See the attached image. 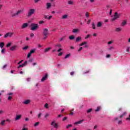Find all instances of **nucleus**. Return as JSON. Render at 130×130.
<instances>
[{"label":"nucleus","mask_w":130,"mask_h":130,"mask_svg":"<svg viewBox=\"0 0 130 130\" xmlns=\"http://www.w3.org/2000/svg\"><path fill=\"white\" fill-rule=\"evenodd\" d=\"M43 34L44 35L43 39V40H45L48 37V35H49V30L47 28H44Z\"/></svg>","instance_id":"f257e3e1"},{"label":"nucleus","mask_w":130,"mask_h":130,"mask_svg":"<svg viewBox=\"0 0 130 130\" xmlns=\"http://www.w3.org/2000/svg\"><path fill=\"white\" fill-rule=\"evenodd\" d=\"M30 28L31 31H35V30H37L39 28V25L38 24L31 23L30 24Z\"/></svg>","instance_id":"f03ea898"},{"label":"nucleus","mask_w":130,"mask_h":130,"mask_svg":"<svg viewBox=\"0 0 130 130\" xmlns=\"http://www.w3.org/2000/svg\"><path fill=\"white\" fill-rule=\"evenodd\" d=\"M23 11L22 10H19L17 12L12 14V17L13 18H15V17H18L20 14H22Z\"/></svg>","instance_id":"7ed1b4c3"},{"label":"nucleus","mask_w":130,"mask_h":130,"mask_svg":"<svg viewBox=\"0 0 130 130\" xmlns=\"http://www.w3.org/2000/svg\"><path fill=\"white\" fill-rule=\"evenodd\" d=\"M35 13V9H30L28 12V17H31V15H33Z\"/></svg>","instance_id":"20e7f679"},{"label":"nucleus","mask_w":130,"mask_h":130,"mask_svg":"<svg viewBox=\"0 0 130 130\" xmlns=\"http://www.w3.org/2000/svg\"><path fill=\"white\" fill-rule=\"evenodd\" d=\"M51 125L53 126L54 128H57L58 127V123H55V121H52L51 123Z\"/></svg>","instance_id":"39448f33"},{"label":"nucleus","mask_w":130,"mask_h":130,"mask_svg":"<svg viewBox=\"0 0 130 130\" xmlns=\"http://www.w3.org/2000/svg\"><path fill=\"white\" fill-rule=\"evenodd\" d=\"M14 35V32H9L5 35L4 38H8V37H12Z\"/></svg>","instance_id":"423d86ee"},{"label":"nucleus","mask_w":130,"mask_h":130,"mask_svg":"<svg viewBox=\"0 0 130 130\" xmlns=\"http://www.w3.org/2000/svg\"><path fill=\"white\" fill-rule=\"evenodd\" d=\"M17 49H18V46L17 45H14L10 48L11 51H15V50H17Z\"/></svg>","instance_id":"0eeeda50"},{"label":"nucleus","mask_w":130,"mask_h":130,"mask_svg":"<svg viewBox=\"0 0 130 130\" xmlns=\"http://www.w3.org/2000/svg\"><path fill=\"white\" fill-rule=\"evenodd\" d=\"M29 24L27 23H24L21 26V29H25V28H27Z\"/></svg>","instance_id":"6e6552de"},{"label":"nucleus","mask_w":130,"mask_h":130,"mask_svg":"<svg viewBox=\"0 0 130 130\" xmlns=\"http://www.w3.org/2000/svg\"><path fill=\"white\" fill-rule=\"evenodd\" d=\"M30 103L31 101L30 100H26L23 102V104H25V105H28V104H30Z\"/></svg>","instance_id":"1a4fd4ad"},{"label":"nucleus","mask_w":130,"mask_h":130,"mask_svg":"<svg viewBox=\"0 0 130 130\" xmlns=\"http://www.w3.org/2000/svg\"><path fill=\"white\" fill-rule=\"evenodd\" d=\"M27 63V61H25L24 63L19 65L17 67L18 69H20V68H23V67H25L26 66V64Z\"/></svg>","instance_id":"9d476101"},{"label":"nucleus","mask_w":130,"mask_h":130,"mask_svg":"<svg viewBox=\"0 0 130 130\" xmlns=\"http://www.w3.org/2000/svg\"><path fill=\"white\" fill-rule=\"evenodd\" d=\"M47 77H48V75L47 74H45V75L42 78L41 82H44V81L47 79Z\"/></svg>","instance_id":"9b49d317"},{"label":"nucleus","mask_w":130,"mask_h":130,"mask_svg":"<svg viewBox=\"0 0 130 130\" xmlns=\"http://www.w3.org/2000/svg\"><path fill=\"white\" fill-rule=\"evenodd\" d=\"M126 24H127V21L126 20H123L121 24V26L123 27V26H125Z\"/></svg>","instance_id":"f8f14e48"},{"label":"nucleus","mask_w":130,"mask_h":130,"mask_svg":"<svg viewBox=\"0 0 130 130\" xmlns=\"http://www.w3.org/2000/svg\"><path fill=\"white\" fill-rule=\"evenodd\" d=\"M68 18H69V15L68 14H65L62 16L61 19L62 20H66V19H68Z\"/></svg>","instance_id":"ddd939ff"},{"label":"nucleus","mask_w":130,"mask_h":130,"mask_svg":"<svg viewBox=\"0 0 130 130\" xmlns=\"http://www.w3.org/2000/svg\"><path fill=\"white\" fill-rule=\"evenodd\" d=\"M83 121H84V119L82 120H80L77 122H76L75 123H74V124L75 125H76V124H81V123H82L83 122Z\"/></svg>","instance_id":"4468645a"},{"label":"nucleus","mask_w":130,"mask_h":130,"mask_svg":"<svg viewBox=\"0 0 130 130\" xmlns=\"http://www.w3.org/2000/svg\"><path fill=\"white\" fill-rule=\"evenodd\" d=\"M73 33H79L80 32V29L78 28L73 29L72 30Z\"/></svg>","instance_id":"2eb2a0df"},{"label":"nucleus","mask_w":130,"mask_h":130,"mask_svg":"<svg viewBox=\"0 0 130 130\" xmlns=\"http://www.w3.org/2000/svg\"><path fill=\"white\" fill-rule=\"evenodd\" d=\"M22 118V115H18L16 116V118H15V120H19V119H21V118Z\"/></svg>","instance_id":"dca6fc26"},{"label":"nucleus","mask_w":130,"mask_h":130,"mask_svg":"<svg viewBox=\"0 0 130 130\" xmlns=\"http://www.w3.org/2000/svg\"><path fill=\"white\" fill-rule=\"evenodd\" d=\"M96 27H98V28H100V27H102V22H98V23L96 24Z\"/></svg>","instance_id":"f3484780"},{"label":"nucleus","mask_w":130,"mask_h":130,"mask_svg":"<svg viewBox=\"0 0 130 130\" xmlns=\"http://www.w3.org/2000/svg\"><path fill=\"white\" fill-rule=\"evenodd\" d=\"M81 40H82V37H78L76 38V42H79V41H81Z\"/></svg>","instance_id":"a211bd4d"},{"label":"nucleus","mask_w":130,"mask_h":130,"mask_svg":"<svg viewBox=\"0 0 130 130\" xmlns=\"http://www.w3.org/2000/svg\"><path fill=\"white\" fill-rule=\"evenodd\" d=\"M91 26H92V29H93L94 30H95V29H96V25L95 24L94 22L91 23Z\"/></svg>","instance_id":"6ab92c4d"},{"label":"nucleus","mask_w":130,"mask_h":130,"mask_svg":"<svg viewBox=\"0 0 130 130\" xmlns=\"http://www.w3.org/2000/svg\"><path fill=\"white\" fill-rule=\"evenodd\" d=\"M50 49H51V47H48V48L45 49V50H44L45 53H46V52H48V51H49V50H50Z\"/></svg>","instance_id":"aec40b11"},{"label":"nucleus","mask_w":130,"mask_h":130,"mask_svg":"<svg viewBox=\"0 0 130 130\" xmlns=\"http://www.w3.org/2000/svg\"><path fill=\"white\" fill-rule=\"evenodd\" d=\"M114 17H115L116 19H118V18H119V15L118 13H115Z\"/></svg>","instance_id":"412c9836"},{"label":"nucleus","mask_w":130,"mask_h":130,"mask_svg":"<svg viewBox=\"0 0 130 130\" xmlns=\"http://www.w3.org/2000/svg\"><path fill=\"white\" fill-rule=\"evenodd\" d=\"M46 6V9H49V8L51 7V3H47Z\"/></svg>","instance_id":"4be33fe9"},{"label":"nucleus","mask_w":130,"mask_h":130,"mask_svg":"<svg viewBox=\"0 0 130 130\" xmlns=\"http://www.w3.org/2000/svg\"><path fill=\"white\" fill-rule=\"evenodd\" d=\"M69 39H70V40H74V39H75V36L72 35L69 36Z\"/></svg>","instance_id":"5701e85b"},{"label":"nucleus","mask_w":130,"mask_h":130,"mask_svg":"<svg viewBox=\"0 0 130 130\" xmlns=\"http://www.w3.org/2000/svg\"><path fill=\"white\" fill-rule=\"evenodd\" d=\"M115 31H116V32H120V31H121V28H120V27H117L115 29Z\"/></svg>","instance_id":"b1692460"},{"label":"nucleus","mask_w":130,"mask_h":130,"mask_svg":"<svg viewBox=\"0 0 130 130\" xmlns=\"http://www.w3.org/2000/svg\"><path fill=\"white\" fill-rule=\"evenodd\" d=\"M5 46V43L4 42L0 43V47L3 48Z\"/></svg>","instance_id":"393cba45"},{"label":"nucleus","mask_w":130,"mask_h":130,"mask_svg":"<svg viewBox=\"0 0 130 130\" xmlns=\"http://www.w3.org/2000/svg\"><path fill=\"white\" fill-rule=\"evenodd\" d=\"M87 44V42H83L79 45V46H83V45H86Z\"/></svg>","instance_id":"a878e982"},{"label":"nucleus","mask_w":130,"mask_h":130,"mask_svg":"<svg viewBox=\"0 0 130 130\" xmlns=\"http://www.w3.org/2000/svg\"><path fill=\"white\" fill-rule=\"evenodd\" d=\"M73 126V125L72 124H68L66 126V128L68 129V128H70V127H72Z\"/></svg>","instance_id":"bb28decb"},{"label":"nucleus","mask_w":130,"mask_h":130,"mask_svg":"<svg viewBox=\"0 0 130 130\" xmlns=\"http://www.w3.org/2000/svg\"><path fill=\"white\" fill-rule=\"evenodd\" d=\"M101 109V107H98L95 110V111L96 112H98V111H99V110H100Z\"/></svg>","instance_id":"cd10ccee"},{"label":"nucleus","mask_w":130,"mask_h":130,"mask_svg":"<svg viewBox=\"0 0 130 130\" xmlns=\"http://www.w3.org/2000/svg\"><path fill=\"white\" fill-rule=\"evenodd\" d=\"M70 56H71V54H68L64 56V58L65 59L69 58Z\"/></svg>","instance_id":"c85d7f7f"},{"label":"nucleus","mask_w":130,"mask_h":130,"mask_svg":"<svg viewBox=\"0 0 130 130\" xmlns=\"http://www.w3.org/2000/svg\"><path fill=\"white\" fill-rule=\"evenodd\" d=\"M125 114H126V112H124L123 114L121 115L120 116H119V118H122V117H123V116H124V115H125Z\"/></svg>","instance_id":"c756f323"},{"label":"nucleus","mask_w":130,"mask_h":130,"mask_svg":"<svg viewBox=\"0 0 130 130\" xmlns=\"http://www.w3.org/2000/svg\"><path fill=\"white\" fill-rule=\"evenodd\" d=\"M55 46L56 47H59V48H61V45H60V44H57L56 45H55Z\"/></svg>","instance_id":"7c9ffc66"},{"label":"nucleus","mask_w":130,"mask_h":130,"mask_svg":"<svg viewBox=\"0 0 130 130\" xmlns=\"http://www.w3.org/2000/svg\"><path fill=\"white\" fill-rule=\"evenodd\" d=\"M39 123H40V122H36L34 124V126L35 127L38 126L39 125Z\"/></svg>","instance_id":"2f4dec72"},{"label":"nucleus","mask_w":130,"mask_h":130,"mask_svg":"<svg viewBox=\"0 0 130 130\" xmlns=\"http://www.w3.org/2000/svg\"><path fill=\"white\" fill-rule=\"evenodd\" d=\"M68 5H74V2L72 1H69L68 2Z\"/></svg>","instance_id":"473e14b6"},{"label":"nucleus","mask_w":130,"mask_h":130,"mask_svg":"<svg viewBox=\"0 0 130 130\" xmlns=\"http://www.w3.org/2000/svg\"><path fill=\"white\" fill-rule=\"evenodd\" d=\"M35 49H34L32 50H31L29 52L30 53H31V54L34 53L35 52Z\"/></svg>","instance_id":"72a5a7b5"},{"label":"nucleus","mask_w":130,"mask_h":130,"mask_svg":"<svg viewBox=\"0 0 130 130\" xmlns=\"http://www.w3.org/2000/svg\"><path fill=\"white\" fill-rule=\"evenodd\" d=\"M112 49H114V47L113 46H110L108 48V50H112Z\"/></svg>","instance_id":"f704fd0d"},{"label":"nucleus","mask_w":130,"mask_h":130,"mask_svg":"<svg viewBox=\"0 0 130 130\" xmlns=\"http://www.w3.org/2000/svg\"><path fill=\"white\" fill-rule=\"evenodd\" d=\"M5 122H6V120H2V121H1V124L2 125H4Z\"/></svg>","instance_id":"c9c22d12"},{"label":"nucleus","mask_w":130,"mask_h":130,"mask_svg":"<svg viewBox=\"0 0 130 130\" xmlns=\"http://www.w3.org/2000/svg\"><path fill=\"white\" fill-rule=\"evenodd\" d=\"M110 8V5H106V10L107 11H108V10H109V8Z\"/></svg>","instance_id":"e433bc0d"},{"label":"nucleus","mask_w":130,"mask_h":130,"mask_svg":"<svg viewBox=\"0 0 130 130\" xmlns=\"http://www.w3.org/2000/svg\"><path fill=\"white\" fill-rule=\"evenodd\" d=\"M90 37H91V35H87V36H86L85 37V39H89Z\"/></svg>","instance_id":"4c0bfd02"},{"label":"nucleus","mask_w":130,"mask_h":130,"mask_svg":"<svg viewBox=\"0 0 130 130\" xmlns=\"http://www.w3.org/2000/svg\"><path fill=\"white\" fill-rule=\"evenodd\" d=\"M92 110H93V109H89L87 110V113H90Z\"/></svg>","instance_id":"58836bf2"},{"label":"nucleus","mask_w":130,"mask_h":130,"mask_svg":"<svg viewBox=\"0 0 130 130\" xmlns=\"http://www.w3.org/2000/svg\"><path fill=\"white\" fill-rule=\"evenodd\" d=\"M89 12H86V13H85V17L86 18H89Z\"/></svg>","instance_id":"ea45409f"},{"label":"nucleus","mask_w":130,"mask_h":130,"mask_svg":"<svg viewBox=\"0 0 130 130\" xmlns=\"http://www.w3.org/2000/svg\"><path fill=\"white\" fill-rule=\"evenodd\" d=\"M12 45V43H9L6 45V47H10Z\"/></svg>","instance_id":"a19ab883"},{"label":"nucleus","mask_w":130,"mask_h":130,"mask_svg":"<svg viewBox=\"0 0 130 130\" xmlns=\"http://www.w3.org/2000/svg\"><path fill=\"white\" fill-rule=\"evenodd\" d=\"M117 19V18H116L115 17V16L113 18H112L111 19V22H114V21H115V20H116Z\"/></svg>","instance_id":"79ce46f5"},{"label":"nucleus","mask_w":130,"mask_h":130,"mask_svg":"<svg viewBox=\"0 0 130 130\" xmlns=\"http://www.w3.org/2000/svg\"><path fill=\"white\" fill-rule=\"evenodd\" d=\"M64 39V37H63L59 39V42H61V41H62Z\"/></svg>","instance_id":"37998d69"},{"label":"nucleus","mask_w":130,"mask_h":130,"mask_svg":"<svg viewBox=\"0 0 130 130\" xmlns=\"http://www.w3.org/2000/svg\"><path fill=\"white\" fill-rule=\"evenodd\" d=\"M113 43V41H111L108 42V45H110V44H112Z\"/></svg>","instance_id":"c03bdc74"},{"label":"nucleus","mask_w":130,"mask_h":130,"mask_svg":"<svg viewBox=\"0 0 130 130\" xmlns=\"http://www.w3.org/2000/svg\"><path fill=\"white\" fill-rule=\"evenodd\" d=\"M31 55H32V54L31 53H28L27 54V58H29V57H31Z\"/></svg>","instance_id":"a18cd8bd"},{"label":"nucleus","mask_w":130,"mask_h":130,"mask_svg":"<svg viewBox=\"0 0 130 130\" xmlns=\"http://www.w3.org/2000/svg\"><path fill=\"white\" fill-rule=\"evenodd\" d=\"M41 115H42V113H39L38 115V118H40V117H41Z\"/></svg>","instance_id":"49530a36"},{"label":"nucleus","mask_w":130,"mask_h":130,"mask_svg":"<svg viewBox=\"0 0 130 130\" xmlns=\"http://www.w3.org/2000/svg\"><path fill=\"white\" fill-rule=\"evenodd\" d=\"M28 46H26L23 47V48H22V49H23V50H26V49H28Z\"/></svg>","instance_id":"de8ad7c7"},{"label":"nucleus","mask_w":130,"mask_h":130,"mask_svg":"<svg viewBox=\"0 0 130 130\" xmlns=\"http://www.w3.org/2000/svg\"><path fill=\"white\" fill-rule=\"evenodd\" d=\"M126 52H129V47H127L126 49Z\"/></svg>","instance_id":"09e8293b"},{"label":"nucleus","mask_w":130,"mask_h":130,"mask_svg":"<svg viewBox=\"0 0 130 130\" xmlns=\"http://www.w3.org/2000/svg\"><path fill=\"white\" fill-rule=\"evenodd\" d=\"M44 107L45 108H46V109L48 108V104L47 103L45 104Z\"/></svg>","instance_id":"8fccbe9b"},{"label":"nucleus","mask_w":130,"mask_h":130,"mask_svg":"<svg viewBox=\"0 0 130 130\" xmlns=\"http://www.w3.org/2000/svg\"><path fill=\"white\" fill-rule=\"evenodd\" d=\"M63 53H62V52H59V53H58V56H61V55H62V54H63Z\"/></svg>","instance_id":"3c124183"},{"label":"nucleus","mask_w":130,"mask_h":130,"mask_svg":"<svg viewBox=\"0 0 130 130\" xmlns=\"http://www.w3.org/2000/svg\"><path fill=\"white\" fill-rule=\"evenodd\" d=\"M44 23V21L41 20L39 21V24H43Z\"/></svg>","instance_id":"603ef678"},{"label":"nucleus","mask_w":130,"mask_h":130,"mask_svg":"<svg viewBox=\"0 0 130 130\" xmlns=\"http://www.w3.org/2000/svg\"><path fill=\"white\" fill-rule=\"evenodd\" d=\"M22 130H28V128L25 127V125H24L23 128L22 129Z\"/></svg>","instance_id":"864d4df0"},{"label":"nucleus","mask_w":130,"mask_h":130,"mask_svg":"<svg viewBox=\"0 0 130 130\" xmlns=\"http://www.w3.org/2000/svg\"><path fill=\"white\" fill-rule=\"evenodd\" d=\"M112 15V9H110V16H111Z\"/></svg>","instance_id":"5fc2aeb1"},{"label":"nucleus","mask_w":130,"mask_h":130,"mask_svg":"<svg viewBox=\"0 0 130 130\" xmlns=\"http://www.w3.org/2000/svg\"><path fill=\"white\" fill-rule=\"evenodd\" d=\"M48 116H49V115L47 113V114L45 115L44 117H45V118H46L48 117Z\"/></svg>","instance_id":"6e6d98bb"},{"label":"nucleus","mask_w":130,"mask_h":130,"mask_svg":"<svg viewBox=\"0 0 130 130\" xmlns=\"http://www.w3.org/2000/svg\"><path fill=\"white\" fill-rule=\"evenodd\" d=\"M83 49V47H80L79 49L78 50V52L81 51Z\"/></svg>","instance_id":"4d7b16f0"},{"label":"nucleus","mask_w":130,"mask_h":130,"mask_svg":"<svg viewBox=\"0 0 130 130\" xmlns=\"http://www.w3.org/2000/svg\"><path fill=\"white\" fill-rule=\"evenodd\" d=\"M8 100H9V101H11V100H12V96H9L8 97Z\"/></svg>","instance_id":"13d9d810"},{"label":"nucleus","mask_w":130,"mask_h":130,"mask_svg":"<svg viewBox=\"0 0 130 130\" xmlns=\"http://www.w3.org/2000/svg\"><path fill=\"white\" fill-rule=\"evenodd\" d=\"M51 18H52V16L50 15L48 17V20H50L51 19Z\"/></svg>","instance_id":"bf43d9fd"},{"label":"nucleus","mask_w":130,"mask_h":130,"mask_svg":"<svg viewBox=\"0 0 130 130\" xmlns=\"http://www.w3.org/2000/svg\"><path fill=\"white\" fill-rule=\"evenodd\" d=\"M61 50H62V48H60L57 50V52H60V51H61Z\"/></svg>","instance_id":"052dcab7"},{"label":"nucleus","mask_w":130,"mask_h":130,"mask_svg":"<svg viewBox=\"0 0 130 130\" xmlns=\"http://www.w3.org/2000/svg\"><path fill=\"white\" fill-rule=\"evenodd\" d=\"M67 118H68L67 117H64L63 118L62 121H64V120H66V119H67Z\"/></svg>","instance_id":"680f3d73"},{"label":"nucleus","mask_w":130,"mask_h":130,"mask_svg":"<svg viewBox=\"0 0 130 130\" xmlns=\"http://www.w3.org/2000/svg\"><path fill=\"white\" fill-rule=\"evenodd\" d=\"M40 0H34L35 3V4H37V3H38V2H39Z\"/></svg>","instance_id":"e2e57ef3"},{"label":"nucleus","mask_w":130,"mask_h":130,"mask_svg":"<svg viewBox=\"0 0 130 130\" xmlns=\"http://www.w3.org/2000/svg\"><path fill=\"white\" fill-rule=\"evenodd\" d=\"M23 61H24V60H23L20 61L19 62H18V64H21V63L23 62Z\"/></svg>","instance_id":"0e129e2a"},{"label":"nucleus","mask_w":130,"mask_h":130,"mask_svg":"<svg viewBox=\"0 0 130 130\" xmlns=\"http://www.w3.org/2000/svg\"><path fill=\"white\" fill-rule=\"evenodd\" d=\"M5 50H6L5 49H3L1 51L2 53H4V52H5Z\"/></svg>","instance_id":"69168bd1"},{"label":"nucleus","mask_w":130,"mask_h":130,"mask_svg":"<svg viewBox=\"0 0 130 130\" xmlns=\"http://www.w3.org/2000/svg\"><path fill=\"white\" fill-rule=\"evenodd\" d=\"M30 37H34V34H33V33H31V34H30Z\"/></svg>","instance_id":"338daca9"},{"label":"nucleus","mask_w":130,"mask_h":130,"mask_svg":"<svg viewBox=\"0 0 130 130\" xmlns=\"http://www.w3.org/2000/svg\"><path fill=\"white\" fill-rule=\"evenodd\" d=\"M7 65L5 64L3 66V69L5 70V69H6V68H7Z\"/></svg>","instance_id":"774afa93"}]
</instances>
